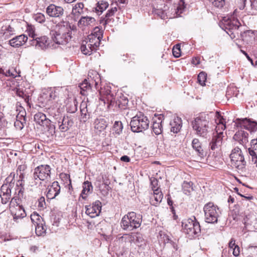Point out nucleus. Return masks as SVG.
<instances>
[{
    "mask_svg": "<svg viewBox=\"0 0 257 257\" xmlns=\"http://www.w3.org/2000/svg\"><path fill=\"white\" fill-rule=\"evenodd\" d=\"M68 19V17H67L52 28L51 32L52 39L57 44H67L71 39L72 31L76 30V27L71 25Z\"/></svg>",
    "mask_w": 257,
    "mask_h": 257,
    "instance_id": "nucleus-1",
    "label": "nucleus"
},
{
    "mask_svg": "<svg viewBox=\"0 0 257 257\" xmlns=\"http://www.w3.org/2000/svg\"><path fill=\"white\" fill-rule=\"evenodd\" d=\"M100 100L103 103L108 104V107L110 106H117L120 109H124L128 103L127 98L123 95H121L115 100V96L110 90L109 86L101 88L100 91Z\"/></svg>",
    "mask_w": 257,
    "mask_h": 257,
    "instance_id": "nucleus-2",
    "label": "nucleus"
},
{
    "mask_svg": "<svg viewBox=\"0 0 257 257\" xmlns=\"http://www.w3.org/2000/svg\"><path fill=\"white\" fill-rule=\"evenodd\" d=\"M48 109L50 115L54 119V123L58 125V128L61 132L67 131L72 126L73 121L70 117L62 116L57 109L49 107Z\"/></svg>",
    "mask_w": 257,
    "mask_h": 257,
    "instance_id": "nucleus-3",
    "label": "nucleus"
},
{
    "mask_svg": "<svg viewBox=\"0 0 257 257\" xmlns=\"http://www.w3.org/2000/svg\"><path fill=\"white\" fill-rule=\"evenodd\" d=\"M65 92L67 90L63 87H50L44 90L42 96L48 99V105L54 103L53 105H55L63 98Z\"/></svg>",
    "mask_w": 257,
    "mask_h": 257,
    "instance_id": "nucleus-4",
    "label": "nucleus"
},
{
    "mask_svg": "<svg viewBox=\"0 0 257 257\" xmlns=\"http://www.w3.org/2000/svg\"><path fill=\"white\" fill-rule=\"evenodd\" d=\"M141 223L142 217L141 215H137L136 213L130 212L122 217L121 221V226L124 230H132L135 228H139Z\"/></svg>",
    "mask_w": 257,
    "mask_h": 257,
    "instance_id": "nucleus-5",
    "label": "nucleus"
},
{
    "mask_svg": "<svg viewBox=\"0 0 257 257\" xmlns=\"http://www.w3.org/2000/svg\"><path fill=\"white\" fill-rule=\"evenodd\" d=\"M150 121L146 116L140 112L134 116L130 122L131 130L134 132H142L148 128Z\"/></svg>",
    "mask_w": 257,
    "mask_h": 257,
    "instance_id": "nucleus-6",
    "label": "nucleus"
},
{
    "mask_svg": "<svg viewBox=\"0 0 257 257\" xmlns=\"http://www.w3.org/2000/svg\"><path fill=\"white\" fill-rule=\"evenodd\" d=\"M193 130L198 136L206 138L209 133V121L203 115L197 117L192 122Z\"/></svg>",
    "mask_w": 257,
    "mask_h": 257,
    "instance_id": "nucleus-7",
    "label": "nucleus"
},
{
    "mask_svg": "<svg viewBox=\"0 0 257 257\" xmlns=\"http://www.w3.org/2000/svg\"><path fill=\"white\" fill-rule=\"evenodd\" d=\"M205 221L209 223L217 222L220 211L219 208L212 202L206 204L203 208Z\"/></svg>",
    "mask_w": 257,
    "mask_h": 257,
    "instance_id": "nucleus-8",
    "label": "nucleus"
},
{
    "mask_svg": "<svg viewBox=\"0 0 257 257\" xmlns=\"http://www.w3.org/2000/svg\"><path fill=\"white\" fill-rule=\"evenodd\" d=\"M231 164L238 171H242L246 166V162L242 151L238 147H236L231 151L230 155Z\"/></svg>",
    "mask_w": 257,
    "mask_h": 257,
    "instance_id": "nucleus-9",
    "label": "nucleus"
},
{
    "mask_svg": "<svg viewBox=\"0 0 257 257\" xmlns=\"http://www.w3.org/2000/svg\"><path fill=\"white\" fill-rule=\"evenodd\" d=\"M182 226L184 232L190 236H193L201 231L199 223L196 221L195 217L193 219L189 218L183 220Z\"/></svg>",
    "mask_w": 257,
    "mask_h": 257,
    "instance_id": "nucleus-10",
    "label": "nucleus"
},
{
    "mask_svg": "<svg viewBox=\"0 0 257 257\" xmlns=\"http://www.w3.org/2000/svg\"><path fill=\"white\" fill-rule=\"evenodd\" d=\"M34 121L36 123L48 129L51 135L55 133V126L51 123V121L47 118L46 115L42 112H39L34 115Z\"/></svg>",
    "mask_w": 257,
    "mask_h": 257,
    "instance_id": "nucleus-11",
    "label": "nucleus"
},
{
    "mask_svg": "<svg viewBox=\"0 0 257 257\" xmlns=\"http://www.w3.org/2000/svg\"><path fill=\"white\" fill-rule=\"evenodd\" d=\"M10 210L14 219L16 221L26 216L25 210L19 205L16 198H13L12 199L10 203Z\"/></svg>",
    "mask_w": 257,
    "mask_h": 257,
    "instance_id": "nucleus-12",
    "label": "nucleus"
},
{
    "mask_svg": "<svg viewBox=\"0 0 257 257\" xmlns=\"http://www.w3.org/2000/svg\"><path fill=\"white\" fill-rule=\"evenodd\" d=\"M85 213L91 218L98 216L101 210V203L99 200H96L92 204L86 205Z\"/></svg>",
    "mask_w": 257,
    "mask_h": 257,
    "instance_id": "nucleus-13",
    "label": "nucleus"
},
{
    "mask_svg": "<svg viewBox=\"0 0 257 257\" xmlns=\"http://www.w3.org/2000/svg\"><path fill=\"white\" fill-rule=\"evenodd\" d=\"M46 13L50 17L60 18L64 15V10L62 7L50 4L47 7Z\"/></svg>",
    "mask_w": 257,
    "mask_h": 257,
    "instance_id": "nucleus-14",
    "label": "nucleus"
},
{
    "mask_svg": "<svg viewBox=\"0 0 257 257\" xmlns=\"http://www.w3.org/2000/svg\"><path fill=\"white\" fill-rule=\"evenodd\" d=\"M95 24V19L93 17L89 16L82 17L77 23L78 28L82 31L93 27Z\"/></svg>",
    "mask_w": 257,
    "mask_h": 257,
    "instance_id": "nucleus-15",
    "label": "nucleus"
},
{
    "mask_svg": "<svg viewBox=\"0 0 257 257\" xmlns=\"http://www.w3.org/2000/svg\"><path fill=\"white\" fill-rule=\"evenodd\" d=\"M225 137L221 133L213 134L212 138L209 143V146L212 150H218L221 148L224 142Z\"/></svg>",
    "mask_w": 257,
    "mask_h": 257,
    "instance_id": "nucleus-16",
    "label": "nucleus"
},
{
    "mask_svg": "<svg viewBox=\"0 0 257 257\" xmlns=\"http://www.w3.org/2000/svg\"><path fill=\"white\" fill-rule=\"evenodd\" d=\"M33 44L35 45L36 47H38L41 49H46L53 46L51 40L46 36L36 37Z\"/></svg>",
    "mask_w": 257,
    "mask_h": 257,
    "instance_id": "nucleus-17",
    "label": "nucleus"
},
{
    "mask_svg": "<svg viewBox=\"0 0 257 257\" xmlns=\"http://www.w3.org/2000/svg\"><path fill=\"white\" fill-rule=\"evenodd\" d=\"M14 179V178H13L10 181L9 186H8L7 184H5L1 187V193L0 196L3 204H6L11 198V189L10 188L12 187L14 184V183H12V181Z\"/></svg>",
    "mask_w": 257,
    "mask_h": 257,
    "instance_id": "nucleus-18",
    "label": "nucleus"
},
{
    "mask_svg": "<svg viewBox=\"0 0 257 257\" xmlns=\"http://www.w3.org/2000/svg\"><path fill=\"white\" fill-rule=\"evenodd\" d=\"M215 120L217 125L215 128V132L213 134H217L220 132L223 135V137L225 138V134L223 132L224 130L226 128L225 124V122L224 119L218 111H216L215 112Z\"/></svg>",
    "mask_w": 257,
    "mask_h": 257,
    "instance_id": "nucleus-19",
    "label": "nucleus"
},
{
    "mask_svg": "<svg viewBox=\"0 0 257 257\" xmlns=\"http://www.w3.org/2000/svg\"><path fill=\"white\" fill-rule=\"evenodd\" d=\"M236 121L237 126L245 128L250 132H254L257 130V122L255 121H251L247 118L237 119Z\"/></svg>",
    "mask_w": 257,
    "mask_h": 257,
    "instance_id": "nucleus-20",
    "label": "nucleus"
},
{
    "mask_svg": "<svg viewBox=\"0 0 257 257\" xmlns=\"http://www.w3.org/2000/svg\"><path fill=\"white\" fill-rule=\"evenodd\" d=\"M47 197L52 199L55 198L60 193V187L57 181H54L50 186L48 187Z\"/></svg>",
    "mask_w": 257,
    "mask_h": 257,
    "instance_id": "nucleus-21",
    "label": "nucleus"
},
{
    "mask_svg": "<svg viewBox=\"0 0 257 257\" xmlns=\"http://www.w3.org/2000/svg\"><path fill=\"white\" fill-rule=\"evenodd\" d=\"M51 168L48 165H41L35 168V177H50Z\"/></svg>",
    "mask_w": 257,
    "mask_h": 257,
    "instance_id": "nucleus-22",
    "label": "nucleus"
},
{
    "mask_svg": "<svg viewBox=\"0 0 257 257\" xmlns=\"http://www.w3.org/2000/svg\"><path fill=\"white\" fill-rule=\"evenodd\" d=\"M66 110L68 112L74 113L77 110V101L74 97L68 98L65 101Z\"/></svg>",
    "mask_w": 257,
    "mask_h": 257,
    "instance_id": "nucleus-23",
    "label": "nucleus"
},
{
    "mask_svg": "<svg viewBox=\"0 0 257 257\" xmlns=\"http://www.w3.org/2000/svg\"><path fill=\"white\" fill-rule=\"evenodd\" d=\"M28 40V37L25 35L16 36L9 41L11 46L18 47L24 45Z\"/></svg>",
    "mask_w": 257,
    "mask_h": 257,
    "instance_id": "nucleus-24",
    "label": "nucleus"
},
{
    "mask_svg": "<svg viewBox=\"0 0 257 257\" xmlns=\"http://www.w3.org/2000/svg\"><path fill=\"white\" fill-rule=\"evenodd\" d=\"M248 134L246 132L239 130L233 136V139L238 142L240 144L245 145L248 142Z\"/></svg>",
    "mask_w": 257,
    "mask_h": 257,
    "instance_id": "nucleus-25",
    "label": "nucleus"
},
{
    "mask_svg": "<svg viewBox=\"0 0 257 257\" xmlns=\"http://www.w3.org/2000/svg\"><path fill=\"white\" fill-rule=\"evenodd\" d=\"M170 125L171 126V132L174 133H178L182 125L181 118L177 116L170 121Z\"/></svg>",
    "mask_w": 257,
    "mask_h": 257,
    "instance_id": "nucleus-26",
    "label": "nucleus"
},
{
    "mask_svg": "<svg viewBox=\"0 0 257 257\" xmlns=\"http://www.w3.org/2000/svg\"><path fill=\"white\" fill-rule=\"evenodd\" d=\"M192 146L201 158H203L206 156V152L202 149L201 144L198 139H193L192 142Z\"/></svg>",
    "mask_w": 257,
    "mask_h": 257,
    "instance_id": "nucleus-27",
    "label": "nucleus"
},
{
    "mask_svg": "<svg viewBox=\"0 0 257 257\" xmlns=\"http://www.w3.org/2000/svg\"><path fill=\"white\" fill-rule=\"evenodd\" d=\"M91 80L90 78L87 79H85L80 84L79 87L80 89V93L82 95H87L89 92L91 91V86L90 84Z\"/></svg>",
    "mask_w": 257,
    "mask_h": 257,
    "instance_id": "nucleus-28",
    "label": "nucleus"
},
{
    "mask_svg": "<svg viewBox=\"0 0 257 257\" xmlns=\"http://www.w3.org/2000/svg\"><path fill=\"white\" fill-rule=\"evenodd\" d=\"M163 197V195L161 189H155L151 198V203L154 206H157L162 201Z\"/></svg>",
    "mask_w": 257,
    "mask_h": 257,
    "instance_id": "nucleus-29",
    "label": "nucleus"
},
{
    "mask_svg": "<svg viewBox=\"0 0 257 257\" xmlns=\"http://www.w3.org/2000/svg\"><path fill=\"white\" fill-rule=\"evenodd\" d=\"M81 115L80 121L86 122L89 117V114L88 112L87 103L86 102H82L80 106Z\"/></svg>",
    "mask_w": 257,
    "mask_h": 257,
    "instance_id": "nucleus-30",
    "label": "nucleus"
},
{
    "mask_svg": "<svg viewBox=\"0 0 257 257\" xmlns=\"http://www.w3.org/2000/svg\"><path fill=\"white\" fill-rule=\"evenodd\" d=\"M22 114L18 115L17 116V120L14 123V126L17 130H21L24 126V123L25 122V114L26 112L25 111H21Z\"/></svg>",
    "mask_w": 257,
    "mask_h": 257,
    "instance_id": "nucleus-31",
    "label": "nucleus"
},
{
    "mask_svg": "<svg viewBox=\"0 0 257 257\" xmlns=\"http://www.w3.org/2000/svg\"><path fill=\"white\" fill-rule=\"evenodd\" d=\"M15 30L11 26H3L0 31V35L3 37L4 39H7L14 34Z\"/></svg>",
    "mask_w": 257,
    "mask_h": 257,
    "instance_id": "nucleus-32",
    "label": "nucleus"
},
{
    "mask_svg": "<svg viewBox=\"0 0 257 257\" xmlns=\"http://www.w3.org/2000/svg\"><path fill=\"white\" fill-rule=\"evenodd\" d=\"M162 120L160 117L154 119L152 128L154 133L157 135H160L162 132Z\"/></svg>",
    "mask_w": 257,
    "mask_h": 257,
    "instance_id": "nucleus-33",
    "label": "nucleus"
},
{
    "mask_svg": "<svg viewBox=\"0 0 257 257\" xmlns=\"http://www.w3.org/2000/svg\"><path fill=\"white\" fill-rule=\"evenodd\" d=\"M94 125L95 130L99 132H101L106 128L107 123L105 119L99 118H96L95 120Z\"/></svg>",
    "mask_w": 257,
    "mask_h": 257,
    "instance_id": "nucleus-34",
    "label": "nucleus"
},
{
    "mask_svg": "<svg viewBox=\"0 0 257 257\" xmlns=\"http://www.w3.org/2000/svg\"><path fill=\"white\" fill-rule=\"evenodd\" d=\"M108 5L107 2L104 0L100 1L97 3L94 11L98 15H100L108 8Z\"/></svg>",
    "mask_w": 257,
    "mask_h": 257,
    "instance_id": "nucleus-35",
    "label": "nucleus"
},
{
    "mask_svg": "<svg viewBox=\"0 0 257 257\" xmlns=\"http://www.w3.org/2000/svg\"><path fill=\"white\" fill-rule=\"evenodd\" d=\"M193 183L190 181H184L182 184L183 191L184 194L189 196L193 191Z\"/></svg>",
    "mask_w": 257,
    "mask_h": 257,
    "instance_id": "nucleus-36",
    "label": "nucleus"
},
{
    "mask_svg": "<svg viewBox=\"0 0 257 257\" xmlns=\"http://www.w3.org/2000/svg\"><path fill=\"white\" fill-rule=\"evenodd\" d=\"M84 5L82 3H78L73 7L71 15L74 16H78L83 13Z\"/></svg>",
    "mask_w": 257,
    "mask_h": 257,
    "instance_id": "nucleus-37",
    "label": "nucleus"
},
{
    "mask_svg": "<svg viewBox=\"0 0 257 257\" xmlns=\"http://www.w3.org/2000/svg\"><path fill=\"white\" fill-rule=\"evenodd\" d=\"M87 40L86 42L89 44L90 46H92V49L96 50L100 45V40L94 37L92 35H88Z\"/></svg>",
    "mask_w": 257,
    "mask_h": 257,
    "instance_id": "nucleus-38",
    "label": "nucleus"
},
{
    "mask_svg": "<svg viewBox=\"0 0 257 257\" xmlns=\"http://www.w3.org/2000/svg\"><path fill=\"white\" fill-rule=\"evenodd\" d=\"M80 49L83 54L88 55H90L93 51H95V50L92 49V46H90L89 44L87 43L86 41L83 42Z\"/></svg>",
    "mask_w": 257,
    "mask_h": 257,
    "instance_id": "nucleus-39",
    "label": "nucleus"
},
{
    "mask_svg": "<svg viewBox=\"0 0 257 257\" xmlns=\"http://www.w3.org/2000/svg\"><path fill=\"white\" fill-rule=\"evenodd\" d=\"M117 11V8L116 6L113 7L111 6V8L108 10L107 12L105 17V23L108 24L112 19V17L114 16V14Z\"/></svg>",
    "mask_w": 257,
    "mask_h": 257,
    "instance_id": "nucleus-40",
    "label": "nucleus"
},
{
    "mask_svg": "<svg viewBox=\"0 0 257 257\" xmlns=\"http://www.w3.org/2000/svg\"><path fill=\"white\" fill-rule=\"evenodd\" d=\"M36 233L38 236L43 235L45 234L46 228L45 226V222L43 221L42 222L37 223L35 225Z\"/></svg>",
    "mask_w": 257,
    "mask_h": 257,
    "instance_id": "nucleus-41",
    "label": "nucleus"
},
{
    "mask_svg": "<svg viewBox=\"0 0 257 257\" xmlns=\"http://www.w3.org/2000/svg\"><path fill=\"white\" fill-rule=\"evenodd\" d=\"M91 187L92 186L90 182L88 181L84 182L83 185V190L81 194V196L83 199H85L86 198V195H87V193L89 192Z\"/></svg>",
    "mask_w": 257,
    "mask_h": 257,
    "instance_id": "nucleus-42",
    "label": "nucleus"
},
{
    "mask_svg": "<svg viewBox=\"0 0 257 257\" xmlns=\"http://www.w3.org/2000/svg\"><path fill=\"white\" fill-rule=\"evenodd\" d=\"M250 155L257 154V139L251 140V147L248 149Z\"/></svg>",
    "mask_w": 257,
    "mask_h": 257,
    "instance_id": "nucleus-43",
    "label": "nucleus"
},
{
    "mask_svg": "<svg viewBox=\"0 0 257 257\" xmlns=\"http://www.w3.org/2000/svg\"><path fill=\"white\" fill-rule=\"evenodd\" d=\"M31 219L34 225L37 223H40L41 222H42L43 221H44L41 216H40L37 212H34L31 214Z\"/></svg>",
    "mask_w": 257,
    "mask_h": 257,
    "instance_id": "nucleus-44",
    "label": "nucleus"
},
{
    "mask_svg": "<svg viewBox=\"0 0 257 257\" xmlns=\"http://www.w3.org/2000/svg\"><path fill=\"white\" fill-rule=\"evenodd\" d=\"M123 128L122 124L121 121H115L114 125H113V131H114L115 133L119 135Z\"/></svg>",
    "mask_w": 257,
    "mask_h": 257,
    "instance_id": "nucleus-45",
    "label": "nucleus"
},
{
    "mask_svg": "<svg viewBox=\"0 0 257 257\" xmlns=\"http://www.w3.org/2000/svg\"><path fill=\"white\" fill-rule=\"evenodd\" d=\"M26 167L25 165H20L17 169L16 174L17 177H24L26 175L25 169Z\"/></svg>",
    "mask_w": 257,
    "mask_h": 257,
    "instance_id": "nucleus-46",
    "label": "nucleus"
},
{
    "mask_svg": "<svg viewBox=\"0 0 257 257\" xmlns=\"http://www.w3.org/2000/svg\"><path fill=\"white\" fill-rule=\"evenodd\" d=\"M90 35H92L94 37L97 38L100 40L102 37V33L98 27H96Z\"/></svg>",
    "mask_w": 257,
    "mask_h": 257,
    "instance_id": "nucleus-47",
    "label": "nucleus"
},
{
    "mask_svg": "<svg viewBox=\"0 0 257 257\" xmlns=\"http://www.w3.org/2000/svg\"><path fill=\"white\" fill-rule=\"evenodd\" d=\"M151 185L153 191L155 189H160V185H159V179L157 178H151Z\"/></svg>",
    "mask_w": 257,
    "mask_h": 257,
    "instance_id": "nucleus-48",
    "label": "nucleus"
},
{
    "mask_svg": "<svg viewBox=\"0 0 257 257\" xmlns=\"http://www.w3.org/2000/svg\"><path fill=\"white\" fill-rule=\"evenodd\" d=\"M206 74L204 72H200L198 75V81L201 85H204L206 80Z\"/></svg>",
    "mask_w": 257,
    "mask_h": 257,
    "instance_id": "nucleus-49",
    "label": "nucleus"
},
{
    "mask_svg": "<svg viewBox=\"0 0 257 257\" xmlns=\"http://www.w3.org/2000/svg\"><path fill=\"white\" fill-rule=\"evenodd\" d=\"M172 53L174 56L176 58H178L181 56V50H180V45L177 44L175 46H174Z\"/></svg>",
    "mask_w": 257,
    "mask_h": 257,
    "instance_id": "nucleus-50",
    "label": "nucleus"
},
{
    "mask_svg": "<svg viewBox=\"0 0 257 257\" xmlns=\"http://www.w3.org/2000/svg\"><path fill=\"white\" fill-rule=\"evenodd\" d=\"M34 18L37 22L40 23H43L46 20L45 15L42 13H38L35 15Z\"/></svg>",
    "mask_w": 257,
    "mask_h": 257,
    "instance_id": "nucleus-51",
    "label": "nucleus"
},
{
    "mask_svg": "<svg viewBox=\"0 0 257 257\" xmlns=\"http://www.w3.org/2000/svg\"><path fill=\"white\" fill-rule=\"evenodd\" d=\"M215 7L222 8L225 4L224 0H209Z\"/></svg>",
    "mask_w": 257,
    "mask_h": 257,
    "instance_id": "nucleus-52",
    "label": "nucleus"
},
{
    "mask_svg": "<svg viewBox=\"0 0 257 257\" xmlns=\"http://www.w3.org/2000/svg\"><path fill=\"white\" fill-rule=\"evenodd\" d=\"M236 90V88L234 87H229L227 88L226 91V96L228 97H231L232 96L237 97L238 93L234 92V91Z\"/></svg>",
    "mask_w": 257,
    "mask_h": 257,
    "instance_id": "nucleus-53",
    "label": "nucleus"
},
{
    "mask_svg": "<svg viewBox=\"0 0 257 257\" xmlns=\"http://www.w3.org/2000/svg\"><path fill=\"white\" fill-rule=\"evenodd\" d=\"M26 32H27L29 37L32 38L33 39V40L34 41L36 37V35L35 34L34 28L32 26H28Z\"/></svg>",
    "mask_w": 257,
    "mask_h": 257,
    "instance_id": "nucleus-54",
    "label": "nucleus"
},
{
    "mask_svg": "<svg viewBox=\"0 0 257 257\" xmlns=\"http://www.w3.org/2000/svg\"><path fill=\"white\" fill-rule=\"evenodd\" d=\"M234 22V24H232L233 27L232 28H229V32H227L228 34L230 35V37L232 39L234 38L235 37V36L233 35V33H231V29L233 30H237L239 28V25L237 24L239 23L237 21H235Z\"/></svg>",
    "mask_w": 257,
    "mask_h": 257,
    "instance_id": "nucleus-55",
    "label": "nucleus"
},
{
    "mask_svg": "<svg viewBox=\"0 0 257 257\" xmlns=\"http://www.w3.org/2000/svg\"><path fill=\"white\" fill-rule=\"evenodd\" d=\"M153 13L155 15L160 17L161 19H164L165 17L164 12L161 9H156L154 8L153 9Z\"/></svg>",
    "mask_w": 257,
    "mask_h": 257,
    "instance_id": "nucleus-56",
    "label": "nucleus"
},
{
    "mask_svg": "<svg viewBox=\"0 0 257 257\" xmlns=\"http://www.w3.org/2000/svg\"><path fill=\"white\" fill-rule=\"evenodd\" d=\"M7 124V122L4 118V113L0 111V130L5 127Z\"/></svg>",
    "mask_w": 257,
    "mask_h": 257,
    "instance_id": "nucleus-57",
    "label": "nucleus"
},
{
    "mask_svg": "<svg viewBox=\"0 0 257 257\" xmlns=\"http://www.w3.org/2000/svg\"><path fill=\"white\" fill-rule=\"evenodd\" d=\"M184 3H185L183 1L180 0L179 4V6L177 8V13L181 14L182 13L183 10L185 8Z\"/></svg>",
    "mask_w": 257,
    "mask_h": 257,
    "instance_id": "nucleus-58",
    "label": "nucleus"
},
{
    "mask_svg": "<svg viewBox=\"0 0 257 257\" xmlns=\"http://www.w3.org/2000/svg\"><path fill=\"white\" fill-rule=\"evenodd\" d=\"M38 202H39V203H38V206L41 208H44L45 207V204H46L44 197H41L39 199Z\"/></svg>",
    "mask_w": 257,
    "mask_h": 257,
    "instance_id": "nucleus-59",
    "label": "nucleus"
},
{
    "mask_svg": "<svg viewBox=\"0 0 257 257\" xmlns=\"http://www.w3.org/2000/svg\"><path fill=\"white\" fill-rule=\"evenodd\" d=\"M232 253L234 256H237L240 254V249L238 245L235 246L233 248Z\"/></svg>",
    "mask_w": 257,
    "mask_h": 257,
    "instance_id": "nucleus-60",
    "label": "nucleus"
},
{
    "mask_svg": "<svg viewBox=\"0 0 257 257\" xmlns=\"http://www.w3.org/2000/svg\"><path fill=\"white\" fill-rule=\"evenodd\" d=\"M235 240L233 238H231L229 242V247L233 249V248L235 247V246H236L237 245L235 244Z\"/></svg>",
    "mask_w": 257,
    "mask_h": 257,
    "instance_id": "nucleus-61",
    "label": "nucleus"
},
{
    "mask_svg": "<svg viewBox=\"0 0 257 257\" xmlns=\"http://www.w3.org/2000/svg\"><path fill=\"white\" fill-rule=\"evenodd\" d=\"M120 160L124 162H129L131 160L127 156H123L120 158Z\"/></svg>",
    "mask_w": 257,
    "mask_h": 257,
    "instance_id": "nucleus-62",
    "label": "nucleus"
},
{
    "mask_svg": "<svg viewBox=\"0 0 257 257\" xmlns=\"http://www.w3.org/2000/svg\"><path fill=\"white\" fill-rule=\"evenodd\" d=\"M136 241L138 243H141L144 241L143 238L141 236V234L136 235Z\"/></svg>",
    "mask_w": 257,
    "mask_h": 257,
    "instance_id": "nucleus-63",
    "label": "nucleus"
},
{
    "mask_svg": "<svg viewBox=\"0 0 257 257\" xmlns=\"http://www.w3.org/2000/svg\"><path fill=\"white\" fill-rule=\"evenodd\" d=\"M252 157V162L255 164L256 167H257V156L256 154L254 155H251Z\"/></svg>",
    "mask_w": 257,
    "mask_h": 257,
    "instance_id": "nucleus-64",
    "label": "nucleus"
}]
</instances>
